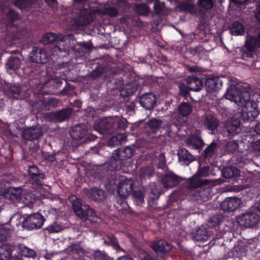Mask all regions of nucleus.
<instances>
[{
    "mask_svg": "<svg viewBox=\"0 0 260 260\" xmlns=\"http://www.w3.org/2000/svg\"><path fill=\"white\" fill-rule=\"evenodd\" d=\"M187 187L190 190L196 189L198 190L200 187H202L205 185H208L210 183L212 184H220L221 181L218 179L210 180L207 179H201L196 174L192 176L189 177L186 180Z\"/></svg>",
    "mask_w": 260,
    "mask_h": 260,
    "instance_id": "obj_10",
    "label": "nucleus"
},
{
    "mask_svg": "<svg viewBox=\"0 0 260 260\" xmlns=\"http://www.w3.org/2000/svg\"><path fill=\"white\" fill-rule=\"evenodd\" d=\"M217 148V143L215 142H212L204 150L203 154L205 159H210L215 154Z\"/></svg>",
    "mask_w": 260,
    "mask_h": 260,
    "instance_id": "obj_43",
    "label": "nucleus"
},
{
    "mask_svg": "<svg viewBox=\"0 0 260 260\" xmlns=\"http://www.w3.org/2000/svg\"><path fill=\"white\" fill-rule=\"evenodd\" d=\"M45 178V175L43 171H40L39 173H35L28 178L29 181L31 184L42 186L43 180Z\"/></svg>",
    "mask_w": 260,
    "mask_h": 260,
    "instance_id": "obj_45",
    "label": "nucleus"
},
{
    "mask_svg": "<svg viewBox=\"0 0 260 260\" xmlns=\"http://www.w3.org/2000/svg\"><path fill=\"white\" fill-rule=\"evenodd\" d=\"M19 250L22 256L34 258L37 255L36 252L34 250L30 249L25 246H20Z\"/></svg>",
    "mask_w": 260,
    "mask_h": 260,
    "instance_id": "obj_52",
    "label": "nucleus"
},
{
    "mask_svg": "<svg viewBox=\"0 0 260 260\" xmlns=\"http://www.w3.org/2000/svg\"><path fill=\"white\" fill-rule=\"evenodd\" d=\"M259 216L254 212L243 213L237 217V221L241 226L250 228L256 225L259 220Z\"/></svg>",
    "mask_w": 260,
    "mask_h": 260,
    "instance_id": "obj_12",
    "label": "nucleus"
},
{
    "mask_svg": "<svg viewBox=\"0 0 260 260\" xmlns=\"http://www.w3.org/2000/svg\"><path fill=\"white\" fill-rule=\"evenodd\" d=\"M7 91L8 94L11 95L13 99L18 100L22 98L21 96L22 89L19 85L14 84L10 85L8 87Z\"/></svg>",
    "mask_w": 260,
    "mask_h": 260,
    "instance_id": "obj_41",
    "label": "nucleus"
},
{
    "mask_svg": "<svg viewBox=\"0 0 260 260\" xmlns=\"http://www.w3.org/2000/svg\"><path fill=\"white\" fill-rule=\"evenodd\" d=\"M13 247L11 244H4L0 246V260H9L12 256Z\"/></svg>",
    "mask_w": 260,
    "mask_h": 260,
    "instance_id": "obj_38",
    "label": "nucleus"
},
{
    "mask_svg": "<svg viewBox=\"0 0 260 260\" xmlns=\"http://www.w3.org/2000/svg\"><path fill=\"white\" fill-rule=\"evenodd\" d=\"M133 196L139 204H142L144 202V193L141 190H134Z\"/></svg>",
    "mask_w": 260,
    "mask_h": 260,
    "instance_id": "obj_60",
    "label": "nucleus"
},
{
    "mask_svg": "<svg viewBox=\"0 0 260 260\" xmlns=\"http://www.w3.org/2000/svg\"><path fill=\"white\" fill-rule=\"evenodd\" d=\"M178 87L179 88V95L187 99V97L190 95L189 91H191L189 86L187 84L185 85L184 83L179 82Z\"/></svg>",
    "mask_w": 260,
    "mask_h": 260,
    "instance_id": "obj_55",
    "label": "nucleus"
},
{
    "mask_svg": "<svg viewBox=\"0 0 260 260\" xmlns=\"http://www.w3.org/2000/svg\"><path fill=\"white\" fill-rule=\"evenodd\" d=\"M186 82L191 91H199L203 87L204 84L202 79L194 75L188 76L186 79Z\"/></svg>",
    "mask_w": 260,
    "mask_h": 260,
    "instance_id": "obj_23",
    "label": "nucleus"
},
{
    "mask_svg": "<svg viewBox=\"0 0 260 260\" xmlns=\"http://www.w3.org/2000/svg\"><path fill=\"white\" fill-rule=\"evenodd\" d=\"M256 47H260V43L255 36H248L242 52V58H248L253 56L252 54Z\"/></svg>",
    "mask_w": 260,
    "mask_h": 260,
    "instance_id": "obj_14",
    "label": "nucleus"
},
{
    "mask_svg": "<svg viewBox=\"0 0 260 260\" xmlns=\"http://www.w3.org/2000/svg\"><path fill=\"white\" fill-rule=\"evenodd\" d=\"M241 200L237 197L226 198L220 204V209L224 212H231L236 211L240 206Z\"/></svg>",
    "mask_w": 260,
    "mask_h": 260,
    "instance_id": "obj_16",
    "label": "nucleus"
},
{
    "mask_svg": "<svg viewBox=\"0 0 260 260\" xmlns=\"http://www.w3.org/2000/svg\"><path fill=\"white\" fill-rule=\"evenodd\" d=\"M186 143L188 146H192L196 149H199L204 145V141L197 136L190 137L187 140Z\"/></svg>",
    "mask_w": 260,
    "mask_h": 260,
    "instance_id": "obj_44",
    "label": "nucleus"
},
{
    "mask_svg": "<svg viewBox=\"0 0 260 260\" xmlns=\"http://www.w3.org/2000/svg\"><path fill=\"white\" fill-rule=\"evenodd\" d=\"M157 98L152 92L143 94L139 98V103L142 107L147 110H152L157 103Z\"/></svg>",
    "mask_w": 260,
    "mask_h": 260,
    "instance_id": "obj_17",
    "label": "nucleus"
},
{
    "mask_svg": "<svg viewBox=\"0 0 260 260\" xmlns=\"http://www.w3.org/2000/svg\"><path fill=\"white\" fill-rule=\"evenodd\" d=\"M12 41L23 40L27 37V30L24 28H16L11 34Z\"/></svg>",
    "mask_w": 260,
    "mask_h": 260,
    "instance_id": "obj_48",
    "label": "nucleus"
},
{
    "mask_svg": "<svg viewBox=\"0 0 260 260\" xmlns=\"http://www.w3.org/2000/svg\"><path fill=\"white\" fill-rule=\"evenodd\" d=\"M81 14L74 21V24L79 27L86 26L90 24L93 20L92 14L90 10L85 8L81 9Z\"/></svg>",
    "mask_w": 260,
    "mask_h": 260,
    "instance_id": "obj_19",
    "label": "nucleus"
},
{
    "mask_svg": "<svg viewBox=\"0 0 260 260\" xmlns=\"http://www.w3.org/2000/svg\"><path fill=\"white\" fill-rule=\"evenodd\" d=\"M88 196L89 198L95 201H102L106 197V193L103 189L98 188H91L88 191Z\"/></svg>",
    "mask_w": 260,
    "mask_h": 260,
    "instance_id": "obj_33",
    "label": "nucleus"
},
{
    "mask_svg": "<svg viewBox=\"0 0 260 260\" xmlns=\"http://www.w3.org/2000/svg\"><path fill=\"white\" fill-rule=\"evenodd\" d=\"M105 13L110 17H116L118 14V11L114 7H108L105 9Z\"/></svg>",
    "mask_w": 260,
    "mask_h": 260,
    "instance_id": "obj_63",
    "label": "nucleus"
},
{
    "mask_svg": "<svg viewBox=\"0 0 260 260\" xmlns=\"http://www.w3.org/2000/svg\"><path fill=\"white\" fill-rule=\"evenodd\" d=\"M235 102L239 105L242 106L241 117L244 122H250L255 120L259 113L258 104L254 100H250L249 92L242 91L234 97Z\"/></svg>",
    "mask_w": 260,
    "mask_h": 260,
    "instance_id": "obj_1",
    "label": "nucleus"
},
{
    "mask_svg": "<svg viewBox=\"0 0 260 260\" xmlns=\"http://www.w3.org/2000/svg\"><path fill=\"white\" fill-rule=\"evenodd\" d=\"M83 208V210L81 212L82 214H80L79 217L81 219L96 222L98 218L96 212L88 205L84 206Z\"/></svg>",
    "mask_w": 260,
    "mask_h": 260,
    "instance_id": "obj_28",
    "label": "nucleus"
},
{
    "mask_svg": "<svg viewBox=\"0 0 260 260\" xmlns=\"http://www.w3.org/2000/svg\"><path fill=\"white\" fill-rule=\"evenodd\" d=\"M45 221V217L38 212L25 217L22 222V226L28 231L38 230L42 227Z\"/></svg>",
    "mask_w": 260,
    "mask_h": 260,
    "instance_id": "obj_6",
    "label": "nucleus"
},
{
    "mask_svg": "<svg viewBox=\"0 0 260 260\" xmlns=\"http://www.w3.org/2000/svg\"><path fill=\"white\" fill-rule=\"evenodd\" d=\"M176 8L179 12H188L190 14H196L197 11L194 4L187 2H179Z\"/></svg>",
    "mask_w": 260,
    "mask_h": 260,
    "instance_id": "obj_35",
    "label": "nucleus"
},
{
    "mask_svg": "<svg viewBox=\"0 0 260 260\" xmlns=\"http://www.w3.org/2000/svg\"><path fill=\"white\" fill-rule=\"evenodd\" d=\"M182 180L181 177L173 172L165 174L161 179V183L165 187H173L177 186Z\"/></svg>",
    "mask_w": 260,
    "mask_h": 260,
    "instance_id": "obj_22",
    "label": "nucleus"
},
{
    "mask_svg": "<svg viewBox=\"0 0 260 260\" xmlns=\"http://www.w3.org/2000/svg\"><path fill=\"white\" fill-rule=\"evenodd\" d=\"M165 6V4L164 2H160L159 0H156L154 2L153 9L155 12L159 14L164 10Z\"/></svg>",
    "mask_w": 260,
    "mask_h": 260,
    "instance_id": "obj_61",
    "label": "nucleus"
},
{
    "mask_svg": "<svg viewBox=\"0 0 260 260\" xmlns=\"http://www.w3.org/2000/svg\"><path fill=\"white\" fill-rule=\"evenodd\" d=\"M128 87L129 86H127L125 87V89L123 88L120 91V94L121 96L124 97H129L135 93L136 89L134 88L132 89H129Z\"/></svg>",
    "mask_w": 260,
    "mask_h": 260,
    "instance_id": "obj_62",
    "label": "nucleus"
},
{
    "mask_svg": "<svg viewBox=\"0 0 260 260\" xmlns=\"http://www.w3.org/2000/svg\"><path fill=\"white\" fill-rule=\"evenodd\" d=\"M42 171L43 170L39 169L36 165L29 166L28 168V178L32 175H34L35 173H39L40 171Z\"/></svg>",
    "mask_w": 260,
    "mask_h": 260,
    "instance_id": "obj_64",
    "label": "nucleus"
},
{
    "mask_svg": "<svg viewBox=\"0 0 260 260\" xmlns=\"http://www.w3.org/2000/svg\"><path fill=\"white\" fill-rule=\"evenodd\" d=\"M192 110V106L189 103L183 102L178 107V113L183 116H187Z\"/></svg>",
    "mask_w": 260,
    "mask_h": 260,
    "instance_id": "obj_49",
    "label": "nucleus"
},
{
    "mask_svg": "<svg viewBox=\"0 0 260 260\" xmlns=\"http://www.w3.org/2000/svg\"><path fill=\"white\" fill-rule=\"evenodd\" d=\"M231 33L234 36H242L245 32L244 25L239 21H234L229 28Z\"/></svg>",
    "mask_w": 260,
    "mask_h": 260,
    "instance_id": "obj_36",
    "label": "nucleus"
},
{
    "mask_svg": "<svg viewBox=\"0 0 260 260\" xmlns=\"http://www.w3.org/2000/svg\"><path fill=\"white\" fill-rule=\"evenodd\" d=\"M50 54L46 48L34 47L30 54L29 57L32 62L36 63L35 65V70H31L34 75L41 74L43 71V64L46 63L48 60Z\"/></svg>",
    "mask_w": 260,
    "mask_h": 260,
    "instance_id": "obj_2",
    "label": "nucleus"
},
{
    "mask_svg": "<svg viewBox=\"0 0 260 260\" xmlns=\"http://www.w3.org/2000/svg\"><path fill=\"white\" fill-rule=\"evenodd\" d=\"M114 184L117 185V193L122 199L126 198L132 191L134 182L132 179H128L121 176L119 179L116 180Z\"/></svg>",
    "mask_w": 260,
    "mask_h": 260,
    "instance_id": "obj_9",
    "label": "nucleus"
},
{
    "mask_svg": "<svg viewBox=\"0 0 260 260\" xmlns=\"http://www.w3.org/2000/svg\"><path fill=\"white\" fill-rule=\"evenodd\" d=\"M73 109L67 108L62 110L52 112L50 113L51 119L55 122H61L67 120L71 115Z\"/></svg>",
    "mask_w": 260,
    "mask_h": 260,
    "instance_id": "obj_21",
    "label": "nucleus"
},
{
    "mask_svg": "<svg viewBox=\"0 0 260 260\" xmlns=\"http://www.w3.org/2000/svg\"><path fill=\"white\" fill-rule=\"evenodd\" d=\"M58 104V102L57 99L53 97H49L47 99H43L42 106L45 109H49L51 108L57 107Z\"/></svg>",
    "mask_w": 260,
    "mask_h": 260,
    "instance_id": "obj_54",
    "label": "nucleus"
},
{
    "mask_svg": "<svg viewBox=\"0 0 260 260\" xmlns=\"http://www.w3.org/2000/svg\"><path fill=\"white\" fill-rule=\"evenodd\" d=\"M6 198L13 202H20L22 200V189L20 188L9 187L5 193Z\"/></svg>",
    "mask_w": 260,
    "mask_h": 260,
    "instance_id": "obj_27",
    "label": "nucleus"
},
{
    "mask_svg": "<svg viewBox=\"0 0 260 260\" xmlns=\"http://www.w3.org/2000/svg\"><path fill=\"white\" fill-rule=\"evenodd\" d=\"M135 11L141 15H147L149 13V8L147 4L142 3L137 4L135 7Z\"/></svg>",
    "mask_w": 260,
    "mask_h": 260,
    "instance_id": "obj_57",
    "label": "nucleus"
},
{
    "mask_svg": "<svg viewBox=\"0 0 260 260\" xmlns=\"http://www.w3.org/2000/svg\"><path fill=\"white\" fill-rule=\"evenodd\" d=\"M115 126V119L106 118L95 122L93 128L103 135H114Z\"/></svg>",
    "mask_w": 260,
    "mask_h": 260,
    "instance_id": "obj_8",
    "label": "nucleus"
},
{
    "mask_svg": "<svg viewBox=\"0 0 260 260\" xmlns=\"http://www.w3.org/2000/svg\"><path fill=\"white\" fill-rule=\"evenodd\" d=\"M20 59L17 57L11 56L6 63L7 68L9 70H16L21 65Z\"/></svg>",
    "mask_w": 260,
    "mask_h": 260,
    "instance_id": "obj_46",
    "label": "nucleus"
},
{
    "mask_svg": "<svg viewBox=\"0 0 260 260\" xmlns=\"http://www.w3.org/2000/svg\"><path fill=\"white\" fill-rule=\"evenodd\" d=\"M59 36L57 34L48 32H46L42 37L41 41L44 44H49L55 42H56Z\"/></svg>",
    "mask_w": 260,
    "mask_h": 260,
    "instance_id": "obj_47",
    "label": "nucleus"
},
{
    "mask_svg": "<svg viewBox=\"0 0 260 260\" xmlns=\"http://www.w3.org/2000/svg\"><path fill=\"white\" fill-rule=\"evenodd\" d=\"M62 229V225L60 223L54 222L44 229V231L47 232L48 234H51L59 232Z\"/></svg>",
    "mask_w": 260,
    "mask_h": 260,
    "instance_id": "obj_56",
    "label": "nucleus"
},
{
    "mask_svg": "<svg viewBox=\"0 0 260 260\" xmlns=\"http://www.w3.org/2000/svg\"><path fill=\"white\" fill-rule=\"evenodd\" d=\"M240 174V170L233 166L225 167L222 172L223 177L228 179L238 177Z\"/></svg>",
    "mask_w": 260,
    "mask_h": 260,
    "instance_id": "obj_40",
    "label": "nucleus"
},
{
    "mask_svg": "<svg viewBox=\"0 0 260 260\" xmlns=\"http://www.w3.org/2000/svg\"><path fill=\"white\" fill-rule=\"evenodd\" d=\"M223 82L219 77L209 78L205 82V86L208 92H215L222 86Z\"/></svg>",
    "mask_w": 260,
    "mask_h": 260,
    "instance_id": "obj_25",
    "label": "nucleus"
},
{
    "mask_svg": "<svg viewBox=\"0 0 260 260\" xmlns=\"http://www.w3.org/2000/svg\"><path fill=\"white\" fill-rule=\"evenodd\" d=\"M222 216L219 214H216L211 217L208 221V225L209 228L215 229L218 228L220 223L222 222Z\"/></svg>",
    "mask_w": 260,
    "mask_h": 260,
    "instance_id": "obj_53",
    "label": "nucleus"
},
{
    "mask_svg": "<svg viewBox=\"0 0 260 260\" xmlns=\"http://www.w3.org/2000/svg\"><path fill=\"white\" fill-rule=\"evenodd\" d=\"M94 260H113L105 251L95 250L93 254Z\"/></svg>",
    "mask_w": 260,
    "mask_h": 260,
    "instance_id": "obj_58",
    "label": "nucleus"
},
{
    "mask_svg": "<svg viewBox=\"0 0 260 260\" xmlns=\"http://www.w3.org/2000/svg\"><path fill=\"white\" fill-rule=\"evenodd\" d=\"M162 122L161 120L156 118L150 119L147 121V131L149 137H155V133L160 127Z\"/></svg>",
    "mask_w": 260,
    "mask_h": 260,
    "instance_id": "obj_26",
    "label": "nucleus"
},
{
    "mask_svg": "<svg viewBox=\"0 0 260 260\" xmlns=\"http://www.w3.org/2000/svg\"><path fill=\"white\" fill-rule=\"evenodd\" d=\"M75 42L73 36H64L59 37L55 43L53 51L59 56L65 57L72 51L73 43Z\"/></svg>",
    "mask_w": 260,
    "mask_h": 260,
    "instance_id": "obj_4",
    "label": "nucleus"
},
{
    "mask_svg": "<svg viewBox=\"0 0 260 260\" xmlns=\"http://www.w3.org/2000/svg\"><path fill=\"white\" fill-rule=\"evenodd\" d=\"M42 135V130L37 126L27 127L22 133L23 139L31 141L39 139Z\"/></svg>",
    "mask_w": 260,
    "mask_h": 260,
    "instance_id": "obj_20",
    "label": "nucleus"
},
{
    "mask_svg": "<svg viewBox=\"0 0 260 260\" xmlns=\"http://www.w3.org/2000/svg\"><path fill=\"white\" fill-rule=\"evenodd\" d=\"M201 178L203 177H208L210 176V168L208 166H204L199 169L196 173Z\"/></svg>",
    "mask_w": 260,
    "mask_h": 260,
    "instance_id": "obj_59",
    "label": "nucleus"
},
{
    "mask_svg": "<svg viewBox=\"0 0 260 260\" xmlns=\"http://www.w3.org/2000/svg\"><path fill=\"white\" fill-rule=\"evenodd\" d=\"M191 239L195 241L204 242L208 239L207 231L205 229H199L191 233Z\"/></svg>",
    "mask_w": 260,
    "mask_h": 260,
    "instance_id": "obj_34",
    "label": "nucleus"
},
{
    "mask_svg": "<svg viewBox=\"0 0 260 260\" xmlns=\"http://www.w3.org/2000/svg\"><path fill=\"white\" fill-rule=\"evenodd\" d=\"M178 160L179 161H183L186 165L189 164L194 160V157L186 148H181L177 152Z\"/></svg>",
    "mask_w": 260,
    "mask_h": 260,
    "instance_id": "obj_31",
    "label": "nucleus"
},
{
    "mask_svg": "<svg viewBox=\"0 0 260 260\" xmlns=\"http://www.w3.org/2000/svg\"><path fill=\"white\" fill-rule=\"evenodd\" d=\"M217 184L210 183L200 187L192 193V196L194 200L197 201H206L209 200L211 196L213 194L212 186Z\"/></svg>",
    "mask_w": 260,
    "mask_h": 260,
    "instance_id": "obj_15",
    "label": "nucleus"
},
{
    "mask_svg": "<svg viewBox=\"0 0 260 260\" xmlns=\"http://www.w3.org/2000/svg\"><path fill=\"white\" fill-rule=\"evenodd\" d=\"M165 129L166 131L164 134L165 136L171 138H175L179 131L178 125L174 122L169 123L165 128Z\"/></svg>",
    "mask_w": 260,
    "mask_h": 260,
    "instance_id": "obj_39",
    "label": "nucleus"
},
{
    "mask_svg": "<svg viewBox=\"0 0 260 260\" xmlns=\"http://www.w3.org/2000/svg\"><path fill=\"white\" fill-rule=\"evenodd\" d=\"M69 200L71 202L72 209L76 215L79 216L80 214H82L81 212L83 210V206L85 205L83 204L80 200L74 195L70 196Z\"/></svg>",
    "mask_w": 260,
    "mask_h": 260,
    "instance_id": "obj_32",
    "label": "nucleus"
},
{
    "mask_svg": "<svg viewBox=\"0 0 260 260\" xmlns=\"http://www.w3.org/2000/svg\"><path fill=\"white\" fill-rule=\"evenodd\" d=\"M238 140L230 141L226 142L223 147V150L224 154H232L236 151L239 147Z\"/></svg>",
    "mask_w": 260,
    "mask_h": 260,
    "instance_id": "obj_42",
    "label": "nucleus"
},
{
    "mask_svg": "<svg viewBox=\"0 0 260 260\" xmlns=\"http://www.w3.org/2000/svg\"><path fill=\"white\" fill-rule=\"evenodd\" d=\"M7 223L0 225V241H6L10 237L11 230Z\"/></svg>",
    "mask_w": 260,
    "mask_h": 260,
    "instance_id": "obj_50",
    "label": "nucleus"
},
{
    "mask_svg": "<svg viewBox=\"0 0 260 260\" xmlns=\"http://www.w3.org/2000/svg\"><path fill=\"white\" fill-rule=\"evenodd\" d=\"M104 242L107 246H111L116 250L121 248L117 238L112 233H109L106 235L104 238Z\"/></svg>",
    "mask_w": 260,
    "mask_h": 260,
    "instance_id": "obj_37",
    "label": "nucleus"
},
{
    "mask_svg": "<svg viewBox=\"0 0 260 260\" xmlns=\"http://www.w3.org/2000/svg\"><path fill=\"white\" fill-rule=\"evenodd\" d=\"M133 155V149L129 147L118 148L113 153L112 158L110 161L109 169L112 171L119 170L122 165V161L131 158Z\"/></svg>",
    "mask_w": 260,
    "mask_h": 260,
    "instance_id": "obj_3",
    "label": "nucleus"
},
{
    "mask_svg": "<svg viewBox=\"0 0 260 260\" xmlns=\"http://www.w3.org/2000/svg\"><path fill=\"white\" fill-rule=\"evenodd\" d=\"M204 126L213 133L217 129L219 124V121L212 114H206L203 119Z\"/></svg>",
    "mask_w": 260,
    "mask_h": 260,
    "instance_id": "obj_24",
    "label": "nucleus"
},
{
    "mask_svg": "<svg viewBox=\"0 0 260 260\" xmlns=\"http://www.w3.org/2000/svg\"><path fill=\"white\" fill-rule=\"evenodd\" d=\"M162 190L160 188L154 187L150 190L148 200V206L152 208H155L159 196L162 193Z\"/></svg>",
    "mask_w": 260,
    "mask_h": 260,
    "instance_id": "obj_29",
    "label": "nucleus"
},
{
    "mask_svg": "<svg viewBox=\"0 0 260 260\" xmlns=\"http://www.w3.org/2000/svg\"><path fill=\"white\" fill-rule=\"evenodd\" d=\"M172 248V245L164 240L154 242L152 244V249L157 255L164 257Z\"/></svg>",
    "mask_w": 260,
    "mask_h": 260,
    "instance_id": "obj_18",
    "label": "nucleus"
},
{
    "mask_svg": "<svg viewBox=\"0 0 260 260\" xmlns=\"http://www.w3.org/2000/svg\"><path fill=\"white\" fill-rule=\"evenodd\" d=\"M88 128L85 124H77L71 128L70 135L75 140H82L85 138L82 143H87L95 141L97 137L93 134H88Z\"/></svg>",
    "mask_w": 260,
    "mask_h": 260,
    "instance_id": "obj_5",
    "label": "nucleus"
},
{
    "mask_svg": "<svg viewBox=\"0 0 260 260\" xmlns=\"http://www.w3.org/2000/svg\"><path fill=\"white\" fill-rule=\"evenodd\" d=\"M127 121L124 118L119 119L118 120L115 119V131L114 135L115 136L112 137L109 141L110 144H112V142H116V143H120L125 139V137L121 135L122 132L124 131L127 126Z\"/></svg>",
    "mask_w": 260,
    "mask_h": 260,
    "instance_id": "obj_13",
    "label": "nucleus"
},
{
    "mask_svg": "<svg viewBox=\"0 0 260 260\" xmlns=\"http://www.w3.org/2000/svg\"><path fill=\"white\" fill-rule=\"evenodd\" d=\"M72 51H73L77 56H84L85 53L88 52L90 48L88 45L85 43H78L75 40V42L73 43Z\"/></svg>",
    "mask_w": 260,
    "mask_h": 260,
    "instance_id": "obj_30",
    "label": "nucleus"
},
{
    "mask_svg": "<svg viewBox=\"0 0 260 260\" xmlns=\"http://www.w3.org/2000/svg\"><path fill=\"white\" fill-rule=\"evenodd\" d=\"M241 122L238 118L233 117L229 118L225 123L224 133L227 137L233 139L238 136L241 133Z\"/></svg>",
    "mask_w": 260,
    "mask_h": 260,
    "instance_id": "obj_7",
    "label": "nucleus"
},
{
    "mask_svg": "<svg viewBox=\"0 0 260 260\" xmlns=\"http://www.w3.org/2000/svg\"><path fill=\"white\" fill-rule=\"evenodd\" d=\"M197 5L199 8L201 9L197 12V17L200 24L204 25L208 19L207 13L213 8L214 1L213 0H198Z\"/></svg>",
    "mask_w": 260,
    "mask_h": 260,
    "instance_id": "obj_11",
    "label": "nucleus"
},
{
    "mask_svg": "<svg viewBox=\"0 0 260 260\" xmlns=\"http://www.w3.org/2000/svg\"><path fill=\"white\" fill-rule=\"evenodd\" d=\"M34 0H15L13 5L19 9L23 10L30 8Z\"/></svg>",
    "mask_w": 260,
    "mask_h": 260,
    "instance_id": "obj_51",
    "label": "nucleus"
}]
</instances>
